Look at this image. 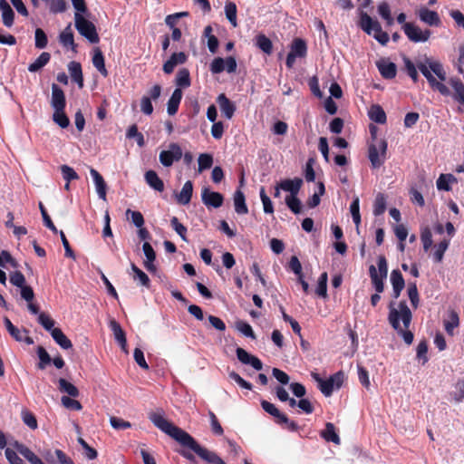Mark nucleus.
<instances>
[{"instance_id":"obj_1","label":"nucleus","mask_w":464,"mask_h":464,"mask_svg":"<svg viewBox=\"0 0 464 464\" xmlns=\"http://www.w3.org/2000/svg\"><path fill=\"white\" fill-rule=\"evenodd\" d=\"M150 420L162 432L197 454L208 464H227L216 452L201 446L189 433L168 420L162 414L151 412Z\"/></svg>"},{"instance_id":"obj_2","label":"nucleus","mask_w":464,"mask_h":464,"mask_svg":"<svg viewBox=\"0 0 464 464\" xmlns=\"http://www.w3.org/2000/svg\"><path fill=\"white\" fill-rule=\"evenodd\" d=\"M402 60L407 74L414 82H417L419 80V74L417 72L418 68L422 75L427 79L432 90L438 91L444 96L450 94L449 88L441 82L446 80L447 73L443 65L439 61H434L426 57L424 63L418 62L415 65L407 56H403Z\"/></svg>"},{"instance_id":"obj_3","label":"nucleus","mask_w":464,"mask_h":464,"mask_svg":"<svg viewBox=\"0 0 464 464\" xmlns=\"http://www.w3.org/2000/svg\"><path fill=\"white\" fill-rule=\"evenodd\" d=\"M411 319L412 314L406 301H401L398 304V308L395 307L394 302L390 303L388 314L389 324L394 331L403 338V341L408 345H411L414 339L413 334L408 330Z\"/></svg>"},{"instance_id":"obj_4","label":"nucleus","mask_w":464,"mask_h":464,"mask_svg":"<svg viewBox=\"0 0 464 464\" xmlns=\"http://www.w3.org/2000/svg\"><path fill=\"white\" fill-rule=\"evenodd\" d=\"M358 26L367 34L372 35L382 45L389 42V34L382 31L378 20L372 18L365 11L359 10Z\"/></svg>"},{"instance_id":"obj_5","label":"nucleus","mask_w":464,"mask_h":464,"mask_svg":"<svg viewBox=\"0 0 464 464\" xmlns=\"http://www.w3.org/2000/svg\"><path fill=\"white\" fill-rule=\"evenodd\" d=\"M86 12L77 11L74 14L75 28L81 35L89 40L92 44H97L100 41L99 34L94 24L87 20L82 14Z\"/></svg>"},{"instance_id":"obj_6","label":"nucleus","mask_w":464,"mask_h":464,"mask_svg":"<svg viewBox=\"0 0 464 464\" xmlns=\"http://www.w3.org/2000/svg\"><path fill=\"white\" fill-rule=\"evenodd\" d=\"M388 143L385 140H381L376 144H370L368 147V158L371 162L372 168L379 169L383 165L386 160Z\"/></svg>"},{"instance_id":"obj_7","label":"nucleus","mask_w":464,"mask_h":464,"mask_svg":"<svg viewBox=\"0 0 464 464\" xmlns=\"http://www.w3.org/2000/svg\"><path fill=\"white\" fill-rule=\"evenodd\" d=\"M402 30L408 39L412 43H424L427 42L430 35L431 31L429 29L421 30L418 25L413 23H404Z\"/></svg>"},{"instance_id":"obj_8","label":"nucleus","mask_w":464,"mask_h":464,"mask_svg":"<svg viewBox=\"0 0 464 464\" xmlns=\"http://www.w3.org/2000/svg\"><path fill=\"white\" fill-rule=\"evenodd\" d=\"M182 150L178 143H170L168 150H162L160 153V162L164 167H170L175 161L182 158Z\"/></svg>"},{"instance_id":"obj_9","label":"nucleus","mask_w":464,"mask_h":464,"mask_svg":"<svg viewBox=\"0 0 464 464\" xmlns=\"http://www.w3.org/2000/svg\"><path fill=\"white\" fill-rule=\"evenodd\" d=\"M343 380L344 374L342 371L335 372L322 382L320 385L321 392L326 397L331 396L334 389L338 390L342 387Z\"/></svg>"},{"instance_id":"obj_10","label":"nucleus","mask_w":464,"mask_h":464,"mask_svg":"<svg viewBox=\"0 0 464 464\" xmlns=\"http://www.w3.org/2000/svg\"><path fill=\"white\" fill-rule=\"evenodd\" d=\"M419 19L429 26H440L441 24L440 17L436 11L430 10L426 6H420L417 11Z\"/></svg>"},{"instance_id":"obj_11","label":"nucleus","mask_w":464,"mask_h":464,"mask_svg":"<svg viewBox=\"0 0 464 464\" xmlns=\"http://www.w3.org/2000/svg\"><path fill=\"white\" fill-rule=\"evenodd\" d=\"M201 199L207 207L215 208H220L224 202V197L221 193L211 191L207 187L202 188Z\"/></svg>"},{"instance_id":"obj_12","label":"nucleus","mask_w":464,"mask_h":464,"mask_svg":"<svg viewBox=\"0 0 464 464\" xmlns=\"http://www.w3.org/2000/svg\"><path fill=\"white\" fill-rule=\"evenodd\" d=\"M237 359L244 364L251 365L255 370L260 371L263 368L262 362L256 356L248 353L245 349L238 347L236 350Z\"/></svg>"},{"instance_id":"obj_13","label":"nucleus","mask_w":464,"mask_h":464,"mask_svg":"<svg viewBox=\"0 0 464 464\" xmlns=\"http://www.w3.org/2000/svg\"><path fill=\"white\" fill-rule=\"evenodd\" d=\"M51 104L53 110H64L66 100L63 91L55 83L52 85V100Z\"/></svg>"},{"instance_id":"obj_14","label":"nucleus","mask_w":464,"mask_h":464,"mask_svg":"<svg viewBox=\"0 0 464 464\" xmlns=\"http://www.w3.org/2000/svg\"><path fill=\"white\" fill-rule=\"evenodd\" d=\"M217 102L219 105L221 113L228 120H230L237 110L236 105L231 102L224 93L218 96Z\"/></svg>"},{"instance_id":"obj_15","label":"nucleus","mask_w":464,"mask_h":464,"mask_svg":"<svg viewBox=\"0 0 464 464\" xmlns=\"http://www.w3.org/2000/svg\"><path fill=\"white\" fill-rule=\"evenodd\" d=\"M390 279L392 285V296L397 299L405 286L404 278L400 270L394 269L391 273Z\"/></svg>"},{"instance_id":"obj_16","label":"nucleus","mask_w":464,"mask_h":464,"mask_svg":"<svg viewBox=\"0 0 464 464\" xmlns=\"http://www.w3.org/2000/svg\"><path fill=\"white\" fill-rule=\"evenodd\" d=\"M188 56L185 53H174L171 54L169 59L163 64V72L167 74L171 73L178 64H183L186 63Z\"/></svg>"},{"instance_id":"obj_17","label":"nucleus","mask_w":464,"mask_h":464,"mask_svg":"<svg viewBox=\"0 0 464 464\" xmlns=\"http://www.w3.org/2000/svg\"><path fill=\"white\" fill-rule=\"evenodd\" d=\"M110 328L112 331L114 338L121 346V350L128 353L126 334L121 328V324L117 321L111 320L110 322Z\"/></svg>"},{"instance_id":"obj_18","label":"nucleus","mask_w":464,"mask_h":464,"mask_svg":"<svg viewBox=\"0 0 464 464\" xmlns=\"http://www.w3.org/2000/svg\"><path fill=\"white\" fill-rule=\"evenodd\" d=\"M302 185L303 179L301 178L285 179L279 182V188L284 191L289 192V196H297Z\"/></svg>"},{"instance_id":"obj_19","label":"nucleus","mask_w":464,"mask_h":464,"mask_svg":"<svg viewBox=\"0 0 464 464\" xmlns=\"http://www.w3.org/2000/svg\"><path fill=\"white\" fill-rule=\"evenodd\" d=\"M376 65L381 75L384 79L391 80L395 78L397 73V66L394 63L382 59L381 61L377 62Z\"/></svg>"},{"instance_id":"obj_20","label":"nucleus","mask_w":464,"mask_h":464,"mask_svg":"<svg viewBox=\"0 0 464 464\" xmlns=\"http://www.w3.org/2000/svg\"><path fill=\"white\" fill-rule=\"evenodd\" d=\"M12 445L31 464H45L28 447L19 441L15 440Z\"/></svg>"},{"instance_id":"obj_21","label":"nucleus","mask_w":464,"mask_h":464,"mask_svg":"<svg viewBox=\"0 0 464 464\" xmlns=\"http://www.w3.org/2000/svg\"><path fill=\"white\" fill-rule=\"evenodd\" d=\"M142 250L146 256V260L144 261L145 268L151 273H155L157 271V267L154 265L156 260V253L149 242H144L142 246Z\"/></svg>"},{"instance_id":"obj_22","label":"nucleus","mask_w":464,"mask_h":464,"mask_svg":"<svg viewBox=\"0 0 464 464\" xmlns=\"http://www.w3.org/2000/svg\"><path fill=\"white\" fill-rule=\"evenodd\" d=\"M0 10L2 11V22L4 25L8 28L12 27L15 14L6 0H0Z\"/></svg>"},{"instance_id":"obj_23","label":"nucleus","mask_w":464,"mask_h":464,"mask_svg":"<svg viewBox=\"0 0 464 464\" xmlns=\"http://www.w3.org/2000/svg\"><path fill=\"white\" fill-rule=\"evenodd\" d=\"M144 178L147 184L156 191L162 192L164 190V183L156 171L151 169L146 171Z\"/></svg>"},{"instance_id":"obj_24","label":"nucleus","mask_w":464,"mask_h":464,"mask_svg":"<svg viewBox=\"0 0 464 464\" xmlns=\"http://www.w3.org/2000/svg\"><path fill=\"white\" fill-rule=\"evenodd\" d=\"M91 176L93 179L94 184L96 186V191L100 198L105 200L106 199V188L107 185L102 178V176L94 169H91L90 170Z\"/></svg>"},{"instance_id":"obj_25","label":"nucleus","mask_w":464,"mask_h":464,"mask_svg":"<svg viewBox=\"0 0 464 464\" xmlns=\"http://www.w3.org/2000/svg\"><path fill=\"white\" fill-rule=\"evenodd\" d=\"M181 99L182 91L179 88H176L167 103V111L169 115H174L178 112Z\"/></svg>"},{"instance_id":"obj_26","label":"nucleus","mask_w":464,"mask_h":464,"mask_svg":"<svg viewBox=\"0 0 464 464\" xmlns=\"http://www.w3.org/2000/svg\"><path fill=\"white\" fill-rule=\"evenodd\" d=\"M51 335L54 342L63 350H68L72 347L71 340L63 334L60 328L52 330Z\"/></svg>"},{"instance_id":"obj_27","label":"nucleus","mask_w":464,"mask_h":464,"mask_svg":"<svg viewBox=\"0 0 464 464\" xmlns=\"http://www.w3.org/2000/svg\"><path fill=\"white\" fill-rule=\"evenodd\" d=\"M68 70L72 79L78 84L80 88H82L83 76L81 63L72 61L68 64Z\"/></svg>"},{"instance_id":"obj_28","label":"nucleus","mask_w":464,"mask_h":464,"mask_svg":"<svg viewBox=\"0 0 464 464\" xmlns=\"http://www.w3.org/2000/svg\"><path fill=\"white\" fill-rule=\"evenodd\" d=\"M92 64L103 77H107L109 72L105 67L104 56L100 48L94 49L92 56Z\"/></svg>"},{"instance_id":"obj_29","label":"nucleus","mask_w":464,"mask_h":464,"mask_svg":"<svg viewBox=\"0 0 464 464\" xmlns=\"http://www.w3.org/2000/svg\"><path fill=\"white\" fill-rule=\"evenodd\" d=\"M262 409L275 418V421L277 424V420L285 421L286 414L281 412L273 403L263 400L261 401Z\"/></svg>"},{"instance_id":"obj_30","label":"nucleus","mask_w":464,"mask_h":464,"mask_svg":"<svg viewBox=\"0 0 464 464\" xmlns=\"http://www.w3.org/2000/svg\"><path fill=\"white\" fill-rule=\"evenodd\" d=\"M368 115L372 121L379 124H384L387 121L386 113L379 104L372 105Z\"/></svg>"},{"instance_id":"obj_31","label":"nucleus","mask_w":464,"mask_h":464,"mask_svg":"<svg viewBox=\"0 0 464 464\" xmlns=\"http://www.w3.org/2000/svg\"><path fill=\"white\" fill-rule=\"evenodd\" d=\"M234 206L235 211L237 214L246 215L248 213L245 195L240 189L236 190V192L234 193Z\"/></svg>"},{"instance_id":"obj_32","label":"nucleus","mask_w":464,"mask_h":464,"mask_svg":"<svg viewBox=\"0 0 464 464\" xmlns=\"http://www.w3.org/2000/svg\"><path fill=\"white\" fill-rule=\"evenodd\" d=\"M193 184L190 180L185 182L181 191L177 195V200L181 205H188L192 198Z\"/></svg>"},{"instance_id":"obj_33","label":"nucleus","mask_w":464,"mask_h":464,"mask_svg":"<svg viewBox=\"0 0 464 464\" xmlns=\"http://www.w3.org/2000/svg\"><path fill=\"white\" fill-rule=\"evenodd\" d=\"M450 84L454 90L453 99L464 105V84L459 78H451Z\"/></svg>"},{"instance_id":"obj_34","label":"nucleus","mask_w":464,"mask_h":464,"mask_svg":"<svg viewBox=\"0 0 464 464\" xmlns=\"http://www.w3.org/2000/svg\"><path fill=\"white\" fill-rule=\"evenodd\" d=\"M290 53H294L295 56L304 58L307 54V45L304 40L301 38H295L292 42Z\"/></svg>"},{"instance_id":"obj_35","label":"nucleus","mask_w":464,"mask_h":464,"mask_svg":"<svg viewBox=\"0 0 464 464\" xmlns=\"http://www.w3.org/2000/svg\"><path fill=\"white\" fill-rule=\"evenodd\" d=\"M457 178L452 174H440L436 181L437 188L443 191H450L451 183H457Z\"/></svg>"},{"instance_id":"obj_36","label":"nucleus","mask_w":464,"mask_h":464,"mask_svg":"<svg viewBox=\"0 0 464 464\" xmlns=\"http://www.w3.org/2000/svg\"><path fill=\"white\" fill-rule=\"evenodd\" d=\"M130 268L133 272L132 278L134 281H139V284L146 288L150 287V280L146 273L140 269L134 263L130 264Z\"/></svg>"},{"instance_id":"obj_37","label":"nucleus","mask_w":464,"mask_h":464,"mask_svg":"<svg viewBox=\"0 0 464 464\" xmlns=\"http://www.w3.org/2000/svg\"><path fill=\"white\" fill-rule=\"evenodd\" d=\"M321 437L326 441H331L335 444H340L341 441L339 435L335 432L334 425L331 422L325 424V429L321 431Z\"/></svg>"},{"instance_id":"obj_38","label":"nucleus","mask_w":464,"mask_h":464,"mask_svg":"<svg viewBox=\"0 0 464 464\" xmlns=\"http://www.w3.org/2000/svg\"><path fill=\"white\" fill-rule=\"evenodd\" d=\"M58 388L61 392L68 394L70 397H78L80 392L78 388L63 378L58 380Z\"/></svg>"},{"instance_id":"obj_39","label":"nucleus","mask_w":464,"mask_h":464,"mask_svg":"<svg viewBox=\"0 0 464 464\" xmlns=\"http://www.w3.org/2000/svg\"><path fill=\"white\" fill-rule=\"evenodd\" d=\"M369 273L371 276L372 283L377 293H382L384 290L383 280L386 278L381 275H378V272L373 265H372L369 268Z\"/></svg>"},{"instance_id":"obj_40","label":"nucleus","mask_w":464,"mask_h":464,"mask_svg":"<svg viewBox=\"0 0 464 464\" xmlns=\"http://www.w3.org/2000/svg\"><path fill=\"white\" fill-rule=\"evenodd\" d=\"M50 59L51 54L49 53H42L34 63L29 64L28 71L31 72H38L49 63Z\"/></svg>"},{"instance_id":"obj_41","label":"nucleus","mask_w":464,"mask_h":464,"mask_svg":"<svg viewBox=\"0 0 464 464\" xmlns=\"http://www.w3.org/2000/svg\"><path fill=\"white\" fill-rule=\"evenodd\" d=\"M459 324V317L456 311L451 310L449 314V320L444 321V328L449 335H453L454 329Z\"/></svg>"},{"instance_id":"obj_42","label":"nucleus","mask_w":464,"mask_h":464,"mask_svg":"<svg viewBox=\"0 0 464 464\" xmlns=\"http://www.w3.org/2000/svg\"><path fill=\"white\" fill-rule=\"evenodd\" d=\"M175 83L177 86H179V89L188 88L190 86V73L187 68H182L178 72Z\"/></svg>"},{"instance_id":"obj_43","label":"nucleus","mask_w":464,"mask_h":464,"mask_svg":"<svg viewBox=\"0 0 464 464\" xmlns=\"http://www.w3.org/2000/svg\"><path fill=\"white\" fill-rule=\"evenodd\" d=\"M36 353L39 358V362L37 363V368L40 370H44L47 365L52 362V358L50 354L47 353L44 347L38 346L36 349Z\"/></svg>"},{"instance_id":"obj_44","label":"nucleus","mask_w":464,"mask_h":464,"mask_svg":"<svg viewBox=\"0 0 464 464\" xmlns=\"http://www.w3.org/2000/svg\"><path fill=\"white\" fill-rule=\"evenodd\" d=\"M256 46L266 54H271L273 52L272 41L265 34H258L256 38Z\"/></svg>"},{"instance_id":"obj_45","label":"nucleus","mask_w":464,"mask_h":464,"mask_svg":"<svg viewBox=\"0 0 464 464\" xmlns=\"http://www.w3.org/2000/svg\"><path fill=\"white\" fill-rule=\"evenodd\" d=\"M386 210V198L384 194L378 193L373 202V215L378 217Z\"/></svg>"},{"instance_id":"obj_46","label":"nucleus","mask_w":464,"mask_h":464,"mask_svg":"<svg viewBox=\"0 0 464 464\" xmlns=\"http://www.w3.org/2000/svg\"><path fill=\"white\" fill-rule=\"evenodd\" d=\"M450 246V239L444 238L437 246H435V251L433 253V259L436 263H440L443 259L444 253Z\"/></svg>"},{"instance_id":"obj_47","label":"nucleus","mask_w":464,"mask_h":464,"mask_svg":"<svg viewBox=\"0 0 464 464\" xmlns=\"http://www.w3.org/2000/svg\"><path fill=\"white\" fill-rule=\"evenodd\" d=\"M60 42L61 44L65 46H71L72 50H75L76 44L74 43L73 34L70 29V26H68L64 31H63L60 34Z\"/></svg>"},{"instance_id":"obj_48","label":"nucleus","mask_w":464,"mask_h":464,"mask_svg":"<svg viewBox=\"0 0 464 464\" xmlns=\"http://www.w3.org/2000/svg\"><path fill=\"white\" fill-rule=\"evenodd\" d=\"M327 280L328 275L326 272H324L320 275L318 278L317 287L315 289V293L318 296L326 298L327 297Z\"/></svg>"},{"instance_id":"obj_49","label":"nucleus","mask_w":464,"mask_h":464,"mask_svg":"<svg viewBox=\"0 0 464 464\" xmlns=\"http://www.w3.org/2000/svg\"><path fill=\"white\" fill-rule=\"evenodd\" d=\"M225 14L227 19L234 26H237V5L233 2H227L225 5Z\"/></svg>"},{"instance_id":"obj_50","label":"nucleus","mask_w":464,"mask_h":464,"mask_svg":"<svg viewBox=\"0 0 464 464\" xmlns=\"http://www.w3.org/2000/svg\"><path fill=\"white\" fill-rule=\"evenodd\" d=\"M407 293L412 307L416 309L420 301L416 282H410L408 284Z\"/></svg>"},{"instance_id":"obj_51","label":"nucleus","mask_w":464,"mask_h":464,"mask_svg":"<svg viewBox=\"0 0 464 464\" xmlns=\"http://www.w3.org/2000/svg\"><path fill=\"white\" fill-rule=\"evenodd\" d=\"M53 121L62 129H65L70 125V120L64 112V110H54Z\"/></svg>"},{"instance_id":"obj_52","label":"nucleus","mask_w":464,"mask_h":464,"mask_svg":"<svg viewBox=\"0 0 464 464\" xmlns=\"http://www.w3.org/2000/svg\"><path fill=\"white\" fill-rule=\"evenodd\" d=\"M198 172L201 173L202 171L208 169L213 165V156L208 153H202L198 156Z\"/></svg>"},{"instance_id":"obj_53","label":"nucleus","mask_w":464,"mask_h":464,"mask_svg":"<svg viewBox=\"0 0 464 464\" xmlns=\"http://www.w3.org/2000/svg\"><path fill=\"white\" fill-rule=\"evenodd\" d=\"M170 226L176 231V233L181 237L182 240L188 241L187 238V227L179 221L177 217H172L170 219Z\"/></svg>"},{"instance_id":"obj_54","label":"nucleus","mask_w":464,"mask_h":464,"mask_svg":"<svg viewBox=\"0 0 464 464\" xmlns=\"http://www.w3.org/2000/svg\"><path fill=\"white\" fill-rule=\"evenodd\" d=\"M21 416H22V420H23L24 423L26 426H28L31 430L37 429V427H38L37 420H36L35 415L33 412H31L28 410H23Z\"/></svg>"},{"instance_id":"obj_55","label":"nucleus","mask_w":464,"mask_h":464,"mask_svg":"<svg viewBox=\"0 0 464 464\" xmlns=\"http://www.w3.org/2000/svg\"><path fill=\"white\" fill-rule=\"evenodd\" d=\"M285 204L293 213L299 214L301 212L302 204L297 196H286Z\"/></svg>"},{"instance_id":"obj_56","label":"nucleus","mask_w":464,"mask_h":464,"mask_svg":"<svg viewBox=\"0 0 464 464\" xmlns=\"http://www.w3.org/2000/svg\"><path fill=\"white\" fill-rule=\"evenodd\" d=\"M35 47L44 49L47 46L48 38L44 31L41 28H36L34 32Z\"/></svg>"},{"instance_id":"obj_57","label":"nucleus","mask_w":464,"mask_h":464,"mask_svg":"<svg viewBox=\"0 0 464 464\" xmlns=\"http://www.w3.org/2000/svg\"><path fill=\"white\" fill-rule=\"evenodd\" d=\"M39 208L43 217L44 226L54 234L58 233L57 227L54 226L53 222L52 221L50 216L47 213L46 208H44L42 202H39Z\"/></svg>"},{"instance_id":"obj_58","label":"nucleus","mask_w":464,"mask_h":464,"mask_svg":"<svg viewBox=\"0 0 464 464\" xmlns=\"http://www.w3.org/2000/svg\"><path fill=\"white\" fill-rule=\"evenodd\" d=\"M451 397L455 401L459 402L464 400V378L459 379L455 386L454 391L451 392Z\"/></svg>"},{"instance_id":"obj_59","label":"nucleus","mask_w":464,"mask_h":464,"mask_svg":"<svg viewBox=\"0 0 464 464\" xmlns=\"http://www.w3.org/2000/svg\"><path fill=\"white\" fill-rule=\"evenodd\" d=\"M38 323L46 330L49 331L50 334L52 333V330L54 329V320L50 317L45 313H40L38 314Z\"/></svg>"},{"instance_id":"obj_60","label":"nucleus","mask_w":464,"mask_h":464,"mask_svg":"<svg viewBox=\"0 0 464 464\" xmlns=\"http://www.w3.org/2000/svg\"><path fill=\"white\" fill-rule=\"evenodd\" d=\"M236 327L245 336L249 337L253 340H255L256 338L251 325L248 323L244 322V321H238L236 324Z\"/></svg>"},{"instance_id":"obj_61","label":"nucleus","mask_w":464,"mask_h":464,"mask_svg":"<svg viewBox=\"0 0 464 464\" xmlns=\"http://www.w3.org/2000/svg\"><path fill=\"white\" fill-rule=\"evenodd\" d=\"M260 198L263 204L264 212L266 214H273L274 213V206L270 199V198L266 195L265 188H260Z\"/></svg>"},{"instance_id":"obj_62","label":"nucleus","mask_w":464,"mask_h":464,"mask_svg":"<svg viewBox=\"0 0 464 464\" xmlns=\"http://www.w3.org/2000/svg\"><path fill=\"white\" fill-rule=\"evenodd\" d=\"M4 321H5V325L8 331V333L10 334V335L15 341L22 342L23 341L22 332L17 327H15L7 317H5Z\"/></svg>"},{"instance_id":"obj_63","label":"nucleus","mask_w":464,"mask_h":464,"mask_svg":"<svg viewBox=\"0 0 464 464\" xmlns=\"http://www.w3.org/2000/svg\"><path fill=\"white\" fill-rule=\"evenodd\" d=\"M350 211L354 224L358 226L361 223L360 201L358 197L354 198L351 203Z\"/></svg>"},{"instance_id":"obj_64","label":"nucleus","mask_w":464,"mask_h":464,"mask_svg":"<svg viewBox=\"0 0 464 464\" xmlns=\"http://www.w3.org/2000/svg\"><path fill=\"white\" fill-rule=\"evenodd\" d=\"M379 14L387 22L388 24L393 23V19L391 14L390 5L386 2H382L378 5Z\"/></svg>"}]
</instances>
